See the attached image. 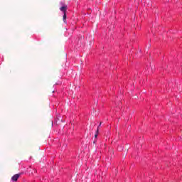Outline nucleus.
<instances>
[{
  "label": "nucleus",
  "mask_w": 182,
  "mask_h": 182,
  "mask_svg": "<svg viewBox=\"0 0 182 182\" xmlns=\"http://www.w3.org/2000/svg\"><path fill=\"white\" fill-rule=\"evenodd\" d=\"M122 105V102H119V105Z\"/></svg>",
  "instance_id": "obj_4"
},
{
  "label": "nucleus",
  "mask_w": 182,
  "mask_h": 182,
  "mask_svg": "<svg viewBox=\"0 0 182 182\" xmlns=\"http://www.w3.org/2000/svg\"><path fill=\"white\" fill-rule=\"evenodd\" d=\"M60 4L62 6L60 8V11L63 14V21L64 23H68V21H66V11H68V6L65 4L63 1H61Z\"/></svg>",
  "instance_id": "obj_1"
},
{
  "label": "nucleus",
  "mask_w": 182,
  "mask_h": 182,
  "mask_svg": "<svg viewBox=\"0 0 182 182\" xmlns=\"http://www.w3.org/2000/svg\"><path fill=\"white\" fill-rule=\"evenodd\" d=\"M97 134H99V129H97L95 137H97Z\"/></svg>",
  "instance_id": "obj_3"
},
{
  "label": "nucleus",
  "mask_w": 182,
  "mask_h": 182,
  "mask_svg": "<svg viewBox=\"0 0 182 182\" xmlns=\"http://www.w3.org/2000/svg\"><path fill=\"white\" fill-rule=\"evenodd\" d=\"M99 126H102V123H100V125Z\"/></svg>",
  "instance_id": "obj_5"
},
{
  "label": "nucleus",
  "mask_w": 182,
  "mask_h": 182,
  "mask_svg": "<svg viewBox=\"0 0 182 182\" xmlns=\"http://www.w3.org/2000/svg\"><path fill=\"white\" fill-rule=\"evenodd\" d=\"M21 176V174L19 173H17V174H15L12 177H11V181L13 182H16L18 181V178H19V176Z\"/></svg>",
  "instance_id": "obj_2"
}]
</instances>
